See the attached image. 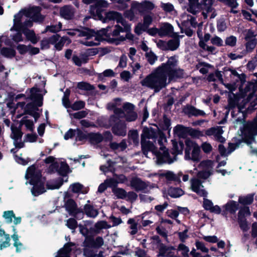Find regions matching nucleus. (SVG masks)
Here are the masks:
<instances>
[{"instance_id":"nucleus-22","label":"nucleus","mask_w":257,"mask_h":257,"mask_svg":"<svg viewBox=\"0 0 257 257\" xmlns=\"http://www.w3.org/2000/svg\"><path fill=\"white\" fill-rule=\"evenodd\" d=\"M184 148L183 143L182 142H175L173 141V152L172 156L170 157L173 160V162L176 160V156L181 154Z\"/></svg>"},{"instance_id":"nucleus-49","label":"nucleus","mask_w":257,"mask_h":257,"mask_svg":"<svg viewBox=\"0 0 257 257\" xmlns=\"http://www.w3.org/2000/svg\"><path fill=\"white\" fill-rule=\"evenodd\" d=\"M250 213L248 207H244L240 209L238 213V220L241 221L246 216L250 215Z\"/></svg>"},{"instance_id":"nucleus-61","label":"nucleus","mask_w":257,"mask_h":257,"mask_svg":"<svg viewBox=\"0 0 257 257\" xmlns=\"http://www.w3.org/2000/svg\"><path fill=\"white\" fill-rule=\"evenodd\" d=\"M159 176L160 177H165L168 181L175 180L176 178V175L171 171H167L165 173H161Z\"/></svg>"},{"instance_id":"nucleus-19","label":"nucleus","mask_w":257,"mask_h":257,"mask_svg":"<svg viewBox=\"0 0 257 257\" xmlns=\"http://www.w3.org/2000/svg\"><path fill=\"white\" fill-rule=\"evenodd\" d=\"M60 15L66 20H72L74 16V8L71 5H65L60 8Z\"/></svg>"},{"instance_id":"nucleus-34","label":"nucleus","mask_w":257,"mask_h":257,"mask_svg":"<svg viewBox=\"0 0 257 257\" xmlns=\"http://www.w3.org/2000/svg\"><path fill=\"white\" fill-rule=\"evenodd\" d=\"M69 166L66 162H61L59 166L58 173L62 177H66L69 172Z\"/></svg>"},{"instance_id":"nucleus-46","label":"nucleus","mask_w":257,"mask_h":257,"mask_svg":"<svg viewBox=\"0 0 257 257\" xmlns=\"http://www.w3.org/2000/svg\"><path fill=\"white\" fill-rule=\"evenodd\" d=\"M133 10H135L138 14H143L145 12L143 2L139 3L137 2H133L132 4Z\"/></svg>"},{"instance_id":"nucleus-3","label":"nucleus","mask_w":257,"mask_h":257,"mask_svg":"<svg viewBox=\"0 0 257 257\" xmlns=\"http://www.w3.org/2000/svg\"><path fill=\"white\" fill-rule=\"evenodd\" d=\"M214 166V163L211 160L202 161L198 166L200 170L197 171L195 168L193 170L187 171V173L192 175L197 174V178H194L191 180V188L193 191L198 195L203 197H207V193L204 189L202 185L203 181L200 179L206 180L213 173V169Z\"/></svg>"},{"instance_id":"nucleus-41","label":"nucleus","mask_w":257,"mask_h":257,"mask_svg":"<svg viewBox=\"0 0 257 257\" xmlns=\"http://www.w3.org/2000/svg\"><path fill=\"white\" fill-rule=\"evenodd\" d=\"M77 87L80 90L91 91L94 89L93 85L86 82H80L77 83Z\"/></svg>"},{"instance_id":"nucleus-2","label":"nucleus","mask_w":257,"mask_h":257,"mask_svg":"<svg viewBox=\"0 0 257 257\" xmlns=\"http://www.w3.org/2000/svg\"><path fill=\"white\" fill-rule=\"evenodd\" d=\"M134 105L128 102L121 104V100H113V134L118 136L125 135V121H135L138 117L134 111Z\"/></svg>"},{"instance_id":"nucleus-10","label":"nucleus","mask_w":257,"mask_h":257,"mask_svg":"<svg viewBox=\"0 0 257 257\" xmlns=\"http://www.w3.org/2000/svg\"><path fill=\"white\" fill-rule=\"evenodd\" d=\"M42 171L40 169L37 170L35 164L29 167L27 170L25 178L29 180V183L33 185L42 182Z\"/></svg>"},{"instance_id":"nucleus-33","label":"nucleus","mask_w":257,"mask_h":257,"mask_svg":"<svg viewBox=\"0 0 257 257\" xmlns=\"http://www.w3.org/2000/svg\"><path fill=\"white\" fill-rule=\"evenodd\" d=\"M12 135L11 138L14 140V141L21 140L23 135V133L22 131V128L17 127H11Z\"/></svg>"},{"instance_id":"nucleus-36","label":"nucleus","mask_w":257,"mask_h":257,"mask_svg":"<svg viewBox=\"0 0 257 257\" xmlns=\"http://www.w3.org/2000/svg\"><path fill=\"white\" fill-rule=\"evenodd\" d=\"M107 187L112 188V178H109L106 179L103 183L100 184L98 188L97 192L103 193Z\"/></svg>"},{"instance_id":"nucleus-21","label":"nucleus","mask_w":257,"mask_h":257,"mask_svg":"<svg viewBox=\"0 0 257 257\" xmlns=\"http://www.w3.org/2000/svg\"><path fill=\"white\" fill-rule=\"evenodd\" d=\"M83 211L82 213L79 214V218H81L84 214H85L87 216L94 218L98 214V210L94 208L92 205L89 204H86L84 205L83 208H82Z\"/></svg>"},{"instance_id":"nucleus-4","label":"nucleus","mask_w":257,"mask_h":257,"mask_svg":"<svg viewBox=\"0 0 257 257\" xmlns=\"http://www.w3.org/2000/svg\"><path fill=\"white\" fill-rule=\"evenodd\" d=\"M108 7V4L107 1L95 0V4L90 6L89 12L91 17L103 23H105L107 20H112V11L106 12V9Z\"/></svg>"},{"instance_id":"nucleus-39","label":"nucleus","mask_w":257,"mask_h":257,"mask_svg":"<svg viewBox=\"0 0 257 257\" xmlns=\"http://www.w3.org/2000/svg\"><path fill=\"white\" fill-rule=\"evenodd\" d=\"M138 14H139L136 12L135 10H133L132 6L131 9L129 11H125L124 14L125 17L129 19L130 21L137 20Z\"/></svg>"},{"instance_id":"nucleus-14","label":"nucleus","mask_w":257,"mask_h":257,"mask_svg":"<svg viewBox=\"0 0 257 257\" xmlns=\"http://www.w3.org/2000/svg\"><path fill=\"white\" fill-rule=\"evenodd\" d=\"M85 240L83 242V246L85 247L97 249L103 244L102 237L98 236L94 239L93 236H84Z\"/></svg>"},{"instance_id":"nucleus-38","label":"nucleus","mask_w":257,"mask_h":257,"mask_svg":"<svg viewBox=\"0 0 257 257\" xmlns=\"http://www.w3.org/2000/svg\"><path fill=\"white\" fill-rule=\"evenodd\" d=\"M169 195L173 198L179 197L184 194V191L179 188H170L168 190Z\"/></svg>"},{"instance_id":"nucleus-51","label":"nucleus","mask_w":257,"mask_h":257,"mask_svg":"<svg viewBox=\"0 0 257 257\" xmlns=\"http://www.w3.org/2000/svg\"><path fill=\"white\" fill-rule=\"evenodd\" d=\"M126 193L123 189L113 187V196L114 195L118 198L125 199L126 198Z\"/></svg>"},{"instance_id":"nucleus-29","label":"nucleus","mask_w":257,"mask_h":257,"mask_svg":"<svg viewBox=\"0 0 257 257\" xmlns=\"http://www.w3.org/2000/svg\"><path fill=\"white\" fill-rule=\"evenodd\" d=\"M238 146L236 144L230 143L229 144L228 150L226 152L224 146L220 144L218 146V150L221 156H225L230 154Z\"/></svg>"},{"instance_id":"nucleus-28","label":"nucleus","mask_w":257,"mask_h":257,"mask_svg":"<svg viewBox=\"0 0 257 257\" xmlns=\"http://www.w3.org/2000/svg\"><path fill=\"white\" fill-rule=\"evenodd\" d=\"M112 114L110 115L109 119L105 117H101L97 119V123L100 126L108 128L112 125Z\"/></svg>"},{"instance_id":"nucleus-54","label":"nucleus","mask_w":257,"mask_h":257,"mask_svg":"<svg viewBox=\"0 0 257 257\" xmlns=\"http://www.w3.org/2000/svg\"><path fill=\"white\" fill-rule=\"evenodd\" d=\"M75 244L72 242H68L65 243L63 248L60 249L62 252L66 254L69 255V253L72 251V247L75 246Z\"/></svg>"},{"instance_id":"nucleus-58","label":"nucleus","mask_w":257,"mask_h":257,"mask_svg":"<svg viewBox=\"0 0 257 257\" xmlns=\"http://www.w3.org/2000/svg\"><path fill=\"white\" fill-rule=\"evenodd\" d=\"M3 217L7 220L8 223H11L15 214L13 210L6 211L4 212Z\"/></svg>"},{"instance_id":"nucleus-20","label":"nucleus","mask_w":257,"mask_h":257,"mask_svg":"<svg viewBox=\"0 0 257 257\" xmlns=\"http://www.w3.org/2000/svg\"><path fill=\"white\" fill-rule=\"evenodd\" d=\"M131 187L137 191L145 190L148 186V184L138 177H134L130 181Z\"/></svg>"},{"instance_id":"nucleus-31","label":"nucleus","mask_w":257,"mask_h":257,"mask_svg":"<svg viewBox=\"0 0 257 257\" xmlns=\"http://www.w3.org/2000/svg\"><path fill=\"white\" fill-rule=\"evenodd\" d=\"M25 15L27 17H29L30 15L33 14L34 17L36 19H38L39 17H41L42 15H41V8L39 6H34L26 11L25 10Z\"/></svg>"},{"instance_id":"nucleus-53","label":"nucleus","mask_w":257,"mask_h":257,"mask_svg":"<svg viewBox=\"0 0 257 257\" xmlns=\"http://www.w3.org/2000/svg\"><path fill=\"white\" fill-rule=\"evenodd\" d=\"M67 226L71 230H75L79 225L74 218H70L67 220Z\"/></svg>"},{"instance_id":"nucleus-32","label":"nucleus","mask_w":257,"mask_h":257,"mask_svg":"<svg viewBox=\"0 0 257 257\" xmlns=\"http://www.w3.org/2000/svg\"><path fill=\"white\" fill-rule=\"evenodd\" d=\"M225 211L231 213H234L238 209V204L234 201H229L223 206Z\"/></svg>"},{"instance_id":"nucleus-26","label":"nucleus","mask_w":257,"mask_h":257,"mask_svg":"<svg viewBox=\"0 0 257 257\" xmlns=\"http://www.w3.org/2000/svg\"><path fill=\"white\" fill-rule=\"evenodd\" d=\"M23 34L26 37L28 41H30L32 44H36L39 41V38L36 36L34 30L26 29L23 31Z\"/></svg>"},{"instance_id":"nucleus-57","label":"nucleus","mask_w":257,"mask_h":257,"mask_svg":"<svg viewBox=\"0 0 257 257\" xmlns=\"http://www.w3.org/2000/svg\"><path fill=\"white\" fill-rule=\"evenodd\" d=\"M85 103L81 100L76 101L71 105V108L73 110H78L83 108L85 107Z\"/></svg>"},{"instance_id":"nucleus-59","label":"nucleus","mask_w":257,"mask_h":257,"mask_svg":"<svg viewBox=\"0 0 257 257\" xmlns=\"http://www.w3.org/2000/svg\"><path fill=\"white\" fill-rule=\"evenodd\" d=\"M216 78L222 82V75L220 72L219 71L215 72V73L210 74L208 76L207 79L209 81H214Z\"/></svg>"},{"instance_id":"nucleus-1","label":"nucleus","mask_w":257,"mask_h":257,"mask_svg":"<svg viewBox=\"0 0 257 257\" xmlns=\"http://www.w3.org/2000/svg\"><path fill=\"white\" fill-rule=\"evenodd\" d=\"M177 58L171 57L166 63L162 64L143 79L141 84L154 89L155 92H159L172 80L183 77V70L177 67Z\"/></svg>"},{"instance_id":"nucleus-64","label":"nucleus","mask_w":257,"mask_h":257,"mask_svg":"<svg viewBox=\"0 0 257 257\" xmlns=\"http://www.w3.org/2000/svg\"><path fill=\"white\" fill-rule=\"evenodd\" d=\"M148 28H147L143 23H139L136 26L135 29V32L138 34L140 35L143 31H147Z\"/></svg>"},{"instance_id":"nucleus-44","label":"nucleus","mask_w":257,"mask_h":257,"mask_svg":"<svg viewBox=\"0 0 257 257\" xmlns=\"http://www.w3.org/2000/svg\"><path fill=\"white\" fill-rule=\"evenodd\" d=\"M127 223L130 225V228L131 230L130 233L132 235L136 234L138 232V223L134 219L130 218L127 221Z\"/></svg>"},{"instance_id":"nucleus-27","label":"nucleus","mask_w":257,"mask_h":257,"mask_svg":"<svg viewBox=\"0 0 257 257\" xmlns=\"http://www.w3.org/2000/svg\"><path fill=\"white\" fill-rule=\"evenodd\" d=\"M184 111L189 115L198 116H204L205 115V113L203 110L197 109L192 106H187L185 108Z\"/></svg>"},{"instance_id":"nucleus-15","label":"nucleus","mask_w":257,"mask_h":257,"mask_svg":"<svg viewBox=\"0 0 257 257\" xmlns=\"http://www.w3.org/2000/svg\"><path fill=\"white\" fill-rule=\"evenodd\" d=\"M80 232L83 236H93L98 233L95 226H92V222L86 221L84 225L79 224Z\"/></svg>"},{"instance_id":"nucleus-16","label":"nucleus","mask_w":257,"mask_h":257,"mask_svg":"<svg viewBox=\"0 0 257 257\" xmlns=\"http://www.w3.org/2000/svg\"><path fill=\"white\" fill-rule=\"evenodd\" d=\"M39 110H40L39 108L35 106L34 103L31 102L25 105L24 109V114L33 116L34 118V122H36L40 117L42 109L40 110V112H38Z\"/></svg>"},{"instance_id":"nucleus-42","label":"nucleus","mask_w":257,"mask_h":257,"mask_svg":"<svg viewBox=\"0 0 257 257\" xmlns=\"http://www.w3.org/2000/svg\"><path fill=\"white\" fill-rule=\"evenodd\" d=\"M128 138L130 141L134 145H138L139 143V134L137 131L133 130L130 131L128 133Z\"/></svg>"},{"instance_id":"nucleus-43","label":"nucleus","mask_w":257,"mask_h":257,"mask_svg":"<svg viewBox=\"0 0 257 257\" xmlns=\"http://www.w3.org/2000/svg\"><path fill=\"white\" fill-rule=\"evenodd\" d=\"M253 200V195L249 194L245 196H240L238 199L240 203L243 205H248L252 203Z\"/></svg>"},{"instance_id":"nucleus-6","label":"nucleus","mask_w":257,"mask_h":257,"mask_svg":"<svg viewBox=\"0 0 257 257\" xmlns=\"http://www.w3.org/2000/svg\"><path fill=\"white\" fill-rule=\"evenodd\" d=\"M158 136L159 137L158 143L160 146V150L158 152L155 148V153H153L156 157L157 164H171L173 163V160L170 157L168 150L164 147L165 143L167 142V139L165 135L161 132H158Z\"/></svg>"},{"instance_id":"nucleus-37","label":"nucleus","mask_w":257,"mask_h":257,"mask_svg":"<svg viewBox=\"0 0 257 257\" xmlns=\"http://www.w3.org/2000/svg\"><path fill=\"white\" fill-rule=\"evenodd\" d=\"M242 14L244 18L257 24V11L250 13L247 11L242 10Z\"/></svg>"},{"instance_id":"nucleus-60","label":"nucleus","mask_w":257,"mask_h":257,"mask_svg":"<svg viewBox=\"0 0 257 257\" xmlns=\"http://www.w3.org/2000/svg\"><path fill=\"white\" fill-rule=\"evenodd\" d=\"M61 27L62 25L61 23H60L59 27L56 25L47 26L46 27L45 32H50L53 33H56L61 30Z\"/></svg>"},{"instance_id":"nucleus-9","label":"nucleus","mask_w":257,"mask_h":257,"mask_svg":"<svg viewBox=\"0 0 257 257\" xmlns=\"http://www.w3.org/2000/svg\"><path fill=\"white\" fill-rule=\"evenodd\" d=\"M186 148L185 151V159L198 162L200 160V150L199 147L192 141H186Z\"/></svg>"},{"instance_id":"nucleus-5","label":"nucleus","mask_w":257,"mask_h":257,"mask_svg":"<svg viewBox=\"0 0 257 257\" xmlns=\"http://www.w3.org/2000/svg\"><path fill=\"white\" fill-rule=\"evenodd\" d=\"M212 3L213 0H202L200 4L198 3V0H189L187 11L195 15L201 10L205 18L208 16L214 18L216 14L212 6Z\"/></svg>"},{"instance_id":"nucleus-7","label":"nucleus","mask_w":257,"mask_h":257,"mask_svg":"<svg viewBox=\"0 0 257 257\" xmlns=\"http://www.w3.org/2000/svg\"><path fill=\"white\" fill-rule=\"evenodd\" d=\"M158 133L152 128L145 127L143 129V134L141 136V145L144 155L148 157L149 151L152 153H155V146L154 144L148 140L150 139L155 138L158 136Z\"/></svg>"},{"instance_id":"nucleus-11","label":"nucleus","mask_w":257,"mask_h":257,"mask_svg":"<svg viewBox=\"0 0 257 257\" xmlns=\"http://www.w3.org/2000/svg\"><path fill=\"white\" fill-rule=\"evenodd\" d=\"M247 97V102L249 103L248 108L254 107L257 104V84L249 82L245 88Z\"/></svg>"},{"instance_id":"nucleus-13","label":"nucleus","mask_w":257,"mask_h":257,"mask_svg":"<svg viewBox=\"0 0 257 257\" xmlns=\"http://www.w3.org/2000/svg\"><path fill=\"white\" fill-rule=\"evenodd\" d=\"M65 207L70 215L79 218V214L83 212L82 208H78L76 202L73 199H68L65 202Z\"/></svg>"},{"instance_id":"nucleus-30","label":"nucleus","mask_w":257,"mask_h":257,"mask_svg":"<svg viewBox=\"0 0 257 257\" xmlns=\"http://www.w3.org/2000/svg\"><path fill=\"white\" fill-rule=\"evenodd\" d=\"M175 248L172 246H162L160 249V255L167 257H175L173 254Z\"/></svg>"},{"instance_id":"nucleus-55","label":"nucleus","mask_w":257,"mask_h":257,"mask_svg":"<svg viewBox=\"0 0 257 257\" xmlns=\"http://www.w3.org/2000/svg\"><path fill=\"white\" fill-rule=\"evenodd\" d=\"M103 137V141L105 142H109V146L110 149H112V135L109 131H106L102 135Z\"/></svg>"},{"instance_id":"nucleus-63","label":"nucleus","mask_w":257,"mask_h":257,"mask_svg":"<svg viewBox=\"0 0 257 257\" xmlns=\"http://www.w3.org/2000/svg\"><path fill=\"white\" fill-rule=\"evenodd\" d=\"M178 251L180 252L184 257H187L188 255L189 249L188 247L184 244H180L178 246Z\"/></svg>"},{"instance_id":"nucleus-12","label":"nucleus","mask_w":257,"mask_h":257,"mask_svg":"<svg viewBox=\"0 0 257 257\" xmlns=\"http://www.w3.org/2000/svg\"><path fill=\"white\" fill-rule=\"evenodd\" d=\"M159 36L176 38L179 37V35L177 33L174 32V27L172 25L168 23H162L160 24Z\"/></svg>"},{"instance_id":"nucleus-25","label":"nucleus","mask_w":257,"mask_h":257,"mask_svg":"<svg viewBox=\"0 0 257 257\" xmlns=\"http://www.w3.org/2000/svg\"><path fill=\"white\" fill-rule=\"evenodd\" d=\"M102 135L99 133H88V141L91 144H98L103 141Z\"/></svg>"},{"instance_id":"nucleus-17","label":"nucleus","mask_w":257,"mask_h":257,"mask_svg":"<svg viewBox=\"0 0 257 257\" xmlns=\"http://www.w3.org/2000/svg\"><path fill=\"white\" fill-rule=\"evenodd\" d=\"M223 131L222 128L220 126L212 127L206 131V135L208 136L213 137L214 139L219 141L220 143L224 142L225 139L222 137V134Z\"/></svg>"},{"instance_id":"nucleus-56","label":"nucleus","mask_w":257,"mask_h":257,"mask_svg":"<svg viewBox=\"0 0 257 257\" xmlns=\"http://www.w3.org/2000/svg\"><path fill=\"white\" fill-rule=\"evenodd\" d=\"M153 15L152 14L145 15L143 18V24L144 26L148 28L153 22Z\"/></svg>"},{"instance_id":"nucleus-40","label":"nucleus","mask_w":257,"mask_h":257,"mask_svg":"<svg viewBox=\"0 0 257 257\" xmlns=\"http://www.w3.org/2000/svg\"><path fill=\"white\" fill-rule=\"evenodd\" d=\"M179 40L178 37L175 38V39L171 40L169 41L167 43V48L168 50L174 51L177 49L179 46Z\"/></svg>"},{"instance_id":"nucleus-52","label":"nucleus","mask_w":257,"mask_h":257,"mask_svg":"<svg viewBox=\"0 0 257 257\" xmlns=\"http://www.w3.org/2000/svg\"><path fill=\"white\" fill-rule=\"evenodd\" d=\"M94 226H95L98 233L100 232L102 229H106L110 227V226H109L107 224V222L105 221H98L95 223Z\"/></svg>"},{"instance_id":"nucleus-24","label":"nucleus","mask_w":257,"mask_h":257,"mask_svg":"<svg viewBox=\"0 0 257 257\" xmlns=\"http://www.w3.org/2000/svg\"><path fill=\"white\" fill-rule=\"evenodd\" d=\"M82 30L78 29L77 37H86L87 39H89L94 36L95 31L86 27H81Z\"/></svg>"},{"instance_id":"nucleus-48","label":"nucleus","mask_w":257,"mask_h":257,"mask_svg":"<svg viewBox=\"0 0 257 257\" xmlns=\"http://www.w3.org/2000/svg\"><path fill=\"white\" fill-rule=\"evenodd\" d=\"M66 41L70 42V39L67 36L62 37L60 40L55 45V47L56 50L58 51L61 50Z\"/></svg>"},{"instance_id":"nucleus-23","label":"nucleus","mask_w":257,"mask_h":257,"mask_svg":"<svg viewBox=\"0 0 257 257\" xmlns=\"http://www.w3.org/2000/svg\"><path fill=\"white\" fill-rule=\"evenodd\" d=\"M32 194L35 196H38L46 192L44 187V182L43 181L39 183H36L32 185Z\"/></svg>"},{"instance_id":"nucleus-18","label":"nucleus","mask_w":257,"mask_h":257,"mask_svg":"<svg viewBox=\"0 0 257 257\" xmlns=\"http://www.w3.org/2000/svg\"><path fill=\"white\" fill-rule=\"evenodd\" d=\"M36 92L40 91V89L38 88L33 87L31 89V99L33 100L32 103H34L35 106L38 108L41 107L43 104V96L42 94L38 93H33V91Z\"/></svg>"},{"instance_id":"nucleus-35","label":"nucleus","mask_w":257,"mask_h":257,"mask_svg":"<svg viewBox=\"0 0 257 257\" xmlns=\"http://www.w3.org/2000/svg\"><path fill=\"white\" fill-rule=\"evenodd\" d=\"M1 54L5 57L12 58L15 57L16 52L13 48L3 47L1 50Z\"/></svg>"},{"instance_id":"nucleus-50","label":"nucleus","mask_w":257,"mask_h":257,"mask_svg":"<svg viewBox=\"0 0 257 257\" xmlns=\"http://www.w3.org/2000/svg\"><path fill=\"white\" fill-rule=\"evenodd\" d=\"M77 134L76 137V141H83L85 140L88 139V133L85 134L83 133L80 129L77 128L76 130Z\"/></svg>"},{"instance_id":"nucleus-8","label":"nucleus","mask_w":257,"mask_h":257,"mask_svg":"<svg viewBox=\"0 0 257 257\" xmlns=\"http://www.w3.org/2000/svg\"><path fill=\"white\" fill-rule=\"evenodd\" d=\"M113 21H115L117 24L115 25V29L113 30V37L117 35L119 32H123L124 29H129L130 28V26L118 13L113 12ZM125 37L123 36L117 38L113 37V44L118 45L120 41H123Z\"/></svg>"},{"instance_id":"nucleus-45","label":"nucleus","mask_w":257,"mask_h":257,"mask_svg":"<svg viewBox=\"0 0 257 257\" xmlns=\"http://www.w3.org/2000/svg\"><path fill=\"white\" fill-rule=\"evenodd\" d=\"M107 165H101L99 168L105 175L108 172H112V161L110 159L107 160Z\"/></svg>"},{"instance_id":"nucleus-47","label":"nucleus","mask_w":257,"mask_h":257,"mask_svg":"<svg viewBox=\"0 0 257 257\" xmlns=\"http://www.w3.org/2000/svg\"><path fill=\"white\" fill-rule=\"evenodd\" d=\"M186 132V127L181 125H178L174 128V134L179 137H183Z\"/></svg>"},{"instance_id":"nucleus-62","label":"nucleus","mask_w":257,"mask_h":257,"mask_svg":"<svg viewBox=\"0 0 257 257\" xmlns=\"http://www.w3.org/2000/svg\"><path fill=\"white\" fill-rule=\"evenodd\" d=\"M71 191L75 193H80L83 186L79 183H75L71 185Z\"/></svg>"}]
</instances>
